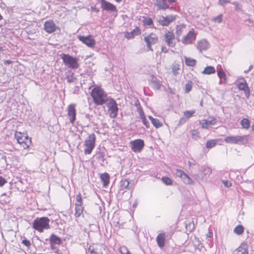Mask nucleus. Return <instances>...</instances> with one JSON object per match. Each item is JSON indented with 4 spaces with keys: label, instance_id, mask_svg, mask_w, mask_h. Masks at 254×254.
<instances>
[{
    "label": "nucleus",
    "instance_id": "7ed1b4c3",
    "mask_svg": "<svg viewBox=\"0 0 254 254\" xmlns=\"http://www.w3.org/2000/svg\"><path fill=\"white\" fill-rule=\"evenodd\" d=\"M249 135L228 136L224 140L226 143L236 144H246L248 142Z\"/></svg>",
    "mask_w": 254,
    "mask_h": 254
},
{
    "label": "nucleus",
    "instance_id": "4be33fe9",
    "mask_svg": "<svg viewBox=\"0 0 254 254\" xmlns=\"http://www.w3.org/2000/svg\"><path fill=\"white\" fill-rule=\"evenodd\" d=\"M60 57L63 59L64 64H76L77 60L76 58H74L69 55L62 54Z\"/></svg>",
    "mask_w": 254,
    "mask_h": 254
},
{
    "label": "nucleus",
    "instance_id": "20e7f679",
    "mask_svg": "<svg viewBox=\"0 0 254 254\" xmlns=\"http://www.w3.org/2000/svg\"><path fill=\"white\" fill-rule=\"evenodd\" d=\"M15 138L23 149H27L31 143V139L24 133L16 131Z\"/></svg>",
    "mask_w": 254,
    "mask_h": 254
},
{
    "label": "nucleus",
    "instance_id": "f03ea898",
    "mask_svg": "<svg viewBox=\"0 0 254 254\" xmlns=\"http://www.w3.org/2000/svg\"><path fill=\"white\" fill-rule=\"evenodd\" d=\"M49 222L50 219L48 217L37 218L33 222V228L39 232H42L44 230L50 228Z\"/></svg>",
    "mask_w": 254,
    "mask_h": 254
},
{
    "label": "nucleus",
    "instance_id": "7c9ffc66",
    "mask_svg": "<svg viewBox=\"0 0 254 254\" xmlns=\"http://www.w3.org/2000/svg\"><path fill=\"white\" fill-rule=\"evenodd\" d=\"M237 254H249L246 245H242L237 249Z\"/></svg>",
    "mask_w": 254,
    "mask_h": 254
},
{
    "label": "nucleus",
    "instance_id": "6e6552de",
    "mask_svg": "<svg viewBox=\"0 0 254 254\" xmlns=\"http://www.w3.org/2000/svg\"><path fill=\"white\" fill-rule=\"evenodd\" d=\"M176 0H156L155 5L158 9L166 10V9H173V6L171 4L175 2Z\"/></svg>",
    "mask_w": 254,
    "mask_h": 254
},
{
    "label": "nucleus",
    "instance_id": "052dcab7",
    "mask_svg": "<svg viewBox=\"0 0 254 254\" xmlns=\"http://www.w3.org/2000/svg\"><path fill=\"white\" fill-rule=\"evenodd\" d=\"M91 9L92 11H95L96 13H98L99 11V10L95 6H91Z\"/></svg>",
    "mask_w": 254,
    "mask_h": 254
},
{
    "label": "nucleus",
    "instance_id": "c756f323",
    "mask_svg": "<svg viewBox=\"0 0 254 254\" xmlns=\"http://www.w3.org/2000/svg\"><path fill=\"white\" fill-rule=\"evenodd\" d=\"M149 119L151 121V123L156 128H158L162 126L163 124L160 122L158 119L153 118L152 116H149L148 117Z\"/></svg>",
    "mask_w": 254,
    "mask_h": 254
},
{
    "label": "nucleus",
    "instance_id": "a211bd4d",
    "mask_svg": "<svg viewBox=\"0 0 254 254\" xmlns=\"http://www.w3.org/2000/svg\"><path fill=\"white\" fill-rule=\"evenodd\" d=\"M216 119L213 117H209L208 120H202L199 122L201 127L204 129H208L210 126L216 124Z\"/></svg>",
    "mask_w": 254,
    "mask_h": 254
},
{
    "label": "nucleus",
    "instance_id": "2f4dec72",
    "mask_svg": "<svg viewBox=\"0 0 254 254\" xmlns=\"http://www.w3.org/2000/svg\"><path fill=\"white\" fill-rule=\"evenodd\" d=\"M217 139H212L208 140L206 143V147L209 149L212 148L217 144Z\"/></svg>",
    "mask_w": 254,
    "mask_h": 254
},
{
    "label": "nucleus",
    "instance_id": "0eeeda50",
    "mask_svg": "<svg viewBox=\"0 0 254 254\" xmlns=\"http://www.w3.org/2000/svg\"><path fill=\"white\" fill-rule=\"evenodd\" d=\"M174 174L176 177L180 178L185 184L188 185L194 184V181L183 170L177 169L174 171Z\"/></svg>",
    "mask_w": 254,
    "mask_h": 254
},
{
    "label": "nucleus",
    "instance_id": "72a5a7b5",
    "mask_svg": "<svg viewBox=\"0 0 254 254\" xmlns=\"http://www.w3.org/2000/svg\"><path fill=\"white\" fill-rule=\"evenodd\" d=\"M215 71V70L213 67L211 66H208L204 68L202 73L206 74H210L214 73Z\"/></svg>",
    "mask_w": 254,
    "mask_h": 254
},
{
    "label": "nucleus",
    "instance_id": "3c124183",
    "mask_svg": "<svg viewBox=\"0 0 254 254\" xmlns=\"http://www.w3.org/2000/svg\"><path fill=\"white\" fill-rule=\"evenodd\" d=\"M231 0H219V3L221 5H224L226 3H229Z\"/></svg>",
    "mask_w": 254,
    "mask_h": 254
},
{
    "label": "nucleus",
    "instance_id": "412c9836",
    "mask_svg": "<svg viewBox=\"0 0 254 254\" xmlns=\"http://www.w3.org/2000/svg\"><path fill=\"white\" fill-rule=\"evenodd\" d=\"M195 113V110L185 111L183 113L184 117L180 119L179 124H183L186 123L188 120L191 118Z\"/></svg>",
    "mask_w": 254,
    "mask_h": 254
},
{
    "label": "nucleus",
    "instance_id": "bf43d9fd",
    "mask_svg": "<svg viewBox=\"0 0 254 254\" xmlns=\"http://www.w3.org/2000/svg\"><path fill=\"white\" fill-rule=\"evenodd\" d=\"M206 236L207 238H212L213 236V233L211 231H209L207 234L206 235Z\"/></svg>",
    "mask_w": 254,
    "mask_h": 254
},
{
    "label": "nucleus",
    "instance_id": "5fc2aeb1",
    "mask_svg": "<svg viewBox=\"0 0 254 254\" xmlns=\"http://www.w3.org/2000/svg\"><path fill=\"white\" fill-rule=\"evenodd\" d=\"M177 65H178V64H175L173 66V67L172 68V72L175 75H176L178 73L177 70L179 69V68L178 67H177Z\"/></svg>",
    "mask_w": 254,
    "mask_h": 254
},
{
    "label": "nucleus",
    "instance_id": "9b49d317",
    "mask_svg": "<svg viewBox=\"0 0 254 254\" xmlns=\"http://www.w3.org/2000/svg\"><path fill=\"white\" fill-rule=\"evenodd\" d=\"M238 88L245 92V96L249 98L250 96V90L247 83L244 78L241 77L236 81Z\"/></svg>",
    "mask_w": 254,
    "mask_h": 254
},
{
    "label": "nucleus",
    "instance_id": "09e8293b",
    "mask_svg": "<svg viewBox=\"0 0 254 254\" xmlns=\"http://www.w3.org/2000/svg\"><path fill=\"white\" fill-rule=\"evenodd\" d=\"M138 112L139 113L140 119H143V118H145L144 112L142 109H138Z\"/></svg>",
    "mask_w": 254,
    "mask_h": 254
},
{
    "label": "nucleus",
    "instance_id": "6e6d98bb",
    "mask_svg": "<svg viewBox=\"0 0 254 254\" xmlns=\"http://www.w3.org/2000/svg\"><path fill=\"white\" fill-rule=\"evenodd\" d=\"M183 28V27H181V26L177 27V30H176V34L178 36H180L182 34V28Z\"/></svg>",
    "mask_w": 254,
    "mask_h": 254
},
{
    "label": "nucleus",
    "instance_id": "774afa93",
    "mask_svg": "<svg viewBox=\"0 0 254 254\" xmlns=\"http://www.w3.org/2000/svg\"><path fill=\"white\" fill-rule=\"evenodd\" d=\"M74 94H78V92L76 90H75V91L73 92Z\"/></svg>",
    "mask_w": 254,
    "mask_h": 254
},
{
    "label": "nucleus",
    "instance_id": "f8f14e48",
    "mask_svg": "<svg viewBox=\"0 0 254 254\" xmlns=\"http://www.w3.org/2000/svg\"><path fill=\"white\" fill-rule=\"evenodd\" d=\"M196 35L194 30L191 29L186 35L183 37L182 40V43L185 45L192 44L196 39Z\"/></svg>",
    "mask_w": 254,
    "mask_h": 254
},
{
    "label": "nucleus",
    "instance_id": "393cba45",
    "mask_svg": "<svg viewBox=\"0 0 254 254\" xmlns=\"http://www.w3.org/2000/svg\"><path fill=\"white\" fill-rule=\"evenodd\" d=\"M140 33L139 29L136 27L132 31L130 32H127L125 34V36L127 39H131L134 38L136 35H138Z\"/></svg>",
    "mask_w": 254,
    "mask_h": 254
},
{
    "label": "nucleus",
    "instance_id": "f3484780",
    "mask_svg": "<svg viewBox=\"0 0 254 254\" xmlns=\"http://www.w3.org/2000/svg\"><path fill=\"white\" fill-rule=\"evenodd\" d=\"M79 40L89 47H93L95 45V41L93 39L92 36H79Z\"/></svg>",
    "mask_w": 254,
    "mask_h": 254
},
{
    "label": "nucleus",
    "instance_id": "ddd939ff",
    "mask_svg": "<svg viewBox=\"0 0 254 254\" xmlns=\"http://www.w3.org/2000/svg\"><path fill=\"white\" fill-rule=\"evenodd\" d=\"M101 7L103 10L109 12H117V9L115 5L106 1V0H100Z\"/></svg>",
    "mask_w": 254,
    "mask_h": 254
},
{
    "label": "nucleus",
    "instance_id": "39448f33",
    "mask_svg": "<svg viewBox=\"0 0 254 254\" xmlns=\"http://www.w3.org/2000/svg\"><path fill=\"white\" fill-rule=\"evenodd\" d=\"M96 136L94 133L90 134L85 139L84 143V152L85 154H90L95 147Z\"/></svg>",
    "mask_w": 254,
    "mask_h": 254
},
{
    "label": "nucleus",
    "instance_id": "49530a36",
    "mask_svg": "<svg viewBox=\"0 0 254 254\" xmlns=\"http://www.w3.org/2000/svg\"><path fill=\"white\" fill-rule=\"evenodd\" d=\"M185 59L186 64H190V63H195L196 62V60L190 58H187V57H185Z\"/></svg>",
    "mask_w": 254,
    "mask_h": 254
},
{
    "label": "nucleus",
    "instance_id": "13d9d810",
    "mask_svg": "<svg viewBox=\"0 0 254 254\" xmlns=\"http://www.w3.org/2000/svg\"><path fill=\"white\" fill-rule=\"evenodd\" d=\"M67 65H68V67L70 68H77V67H78V64H67Z\"/></svg>",
    "mask_w": 254,
    "mask_h": 254
},
{
    "label": "nucleus",
    "instance_id": "aec40b11",
    "mask_svg": "<svg viewBox=\"0 0 254 254\" xmlns=\"http://www.w3.org/2000/svg\"><path fill=\"white\" fill-rule=\"evenodd\" d=\"M197 49L200 52L206 51L210 47L209 42L205 39H202L197 41L196 45Z\"/></svg>",
    "mask_w": 254,
    "mask_h": 254
},
{
    "label": "nucleus",
    "instance_id": "4468645a",
    "mask_svg": "<svg viewBox=\"0 0 254 254\" xmlns=\"http://www.w3.org/2000/svg\"><path fill=\"white\" fill-rule=\"evenodd\" d=\"M67 111L69 121L71 124H73L76 119L75 105L73 104L69 105L67 108Z\"/></svg>",
    "mask_w": 254,
    "mask_h": 254
},
{
    "label": "nucleus",
    "instance_id": "0e129e2a",
    "mask_svg": "<svg viewBox=\"0 0 254 254\" xmlns=\"http://www.w3.org/2000/svg\"><path fill=\"white\" fill-rule=\"evenodd\" d=\"M252 68V65H251L250 66V67H249V68L248 70H245V71H244V72H245V73H247V72H248L249 70H250Z\"/></svg>",
    "mask_w": 254,
    "mask_h": 254
},
{
    "label": "nucleus",
    "instance_id": "69168bd1",
    "mask_svg": "<svg viewBox=\"0 0 254 254\" xmlns=\"http://www.w3.org/2000/svg\"><path fill=\"white\" fill-rule=\"evenodd\" d=\"M55 253L58 254H61V253L60 252V251L59 250L56 251L55 252Z\"/></svg>",
    "mask_w": 254,
    "mask_h": 254
},
{
    "label": "nucleus",
    "instance_id": "6ab92c4d",
    "mask_svg": "<svg viewBox=\"0 0 254 254\" xmlns=\"http://www.w3.org/2000/svg\"><path fill=\"white\" fill-rule=\"evenodd\" d=\"M165 40L167 44L169 47H174L175 43H174V40L175 39V35L173 31H168L165 35Z\"/></svg>",
    "mask_w": 254,
    "mask_h": 254
},
{
    "label": "nucleus",
    "instance_id": "a18cd8bd",
    "mask_svg": "<svg viewBox=\"0 0 254 254\" xmlns=\"http://www.w3.org/2000/svg\"><path fill=\"white\" fill-rule=\"evenodd\" d=\"M192 88L191 83L190 82H188L185 85V89L187 93L189 92Z\"/></svg>",
    "mask_w": 254,
    "mask_h": 254
},
{
    "label": "nucleus",
    "instance_id": "c85d7f7f",
    "mask_svg": "<svg viewBox=\"0 0 254 254\" xmlns=\"http://www.w3.org/2000/svg\"><path fill=\"white\" fill-rule=\"evenodd\" d=\"M100 178L102 181L103 182V186L104 187L107 186L109 183L110 176L107 173H103L100 175Z\"/></svg>",
    "mask_w": 254,
    "mask_h": 254
},
{
    "label": "nucleus",
    "instance_id": "1a4fd4ad",
    "mask_svg": "<svg viewBox=\"0 0 254 254\" xmlns=\"http://www.w3.org/2000/svg\"><path fill=\"white\" fill-rule=\"evenodd\" d=\"M144 40L146 44L148 50L152 51L151 46L157 42L158 38L156 34L151 33L148 35L144 37Z\"/></svg>",
    "mask_w": 254,
    "mask_h": 254
},
{
    "label": "nucleus",
    "instance_id": "e433bc0d",
    "mask_svg": "<svg viewBox=\"0 0 254 254\" xmlns=\"http://www.w3.org/2000/svg\"><path fill=\"white\" fill-rule=\"evenodd\" d=\"M217 75L219 78L223 79L224 82L227 81V78L225 73L223 70H220L217 72Z\"/></svg>",
    "mask_w": 254,
    "mask_h": 254
},
{
    "label": "nucleus",
    "instance_id": "4c0bfd02",
    "mask_svg": "<svg viewBox=\"0 0 254 254\" xmlns=\"http://www.w3.org/2000/svg\"><path fill=\"white\" fill-rule=\"evenodd\" d=\"M190 132L192 137L194 139L197 140V139H198L199 138V132L197 130L192 129V130H190Z\"/></svg>",
    "mask_w": 254,
    "mask_h": 254
},
{
    "label": "nucleus",
    "instance_id": "423d86ee",
    "mask_svg": "<svg viewBox=\"0 0 254 254\" xmlns=\"http://www.w3.org/2000/svg\"><path fill=\"white\" fill-rule=\"evenodd\" d=\"M107 106L108 109L109 116L111 118H115L118 115L119 110L116 101L112 98L109 99L107 102Z\"/></svg>",
    "mask_w": 254,
    "mask_h": 254
},
{
    "label": "nucleus",
    "instance_id": "2eb2a0df",
    "mask_svg": "<svg viewBox=\"0 0 254 254\" xmlns=\"http://www.w3.org/2000/svg\"><path fill=\"white\" fill-rule=\"evenodd\" d=\"M177 15H169L166 16H161L159 20V23L163 26H168L170 23L175 21Z\"/></svg>",
    "mask_w": 254,
    "mask_h": 254
},
{
    "label": "nucleus",
    "instance_id": "9d476101",
    "mask_svg": "<svg viewBox=\"0 0 254 254\" xmlns=\"http://www.w3.org/2000/svg\"><path fill=\"white\" fill-rule=\"evenodd\" d=\"M130 146L132 150L135 153L140 152L144 146V142L142 139H137L130 142Z\"/></svg>",
    "mask_w": 254,
    "mask_h": 254
},
{
    "label": "nucleus",
    "instance_id": "79ce46f5",
    "mask_svg": "<svg viewBox=\"0 0 254 254\" xmlns=\"http://www.w3.org/2000/svg\"><path fill=\"white\" fill-rule=\"evenodd\" d=\"M129 184V182L127 180H124L121 181V186L125 189L127 188Z\"/></svg>",
    "mask_w": 254,
    "mask_h": 254
},
{
    "label": "nucleus",
    "instance_id": "ea45409f",
    "mask_svg": "<svg viewBox=\"0 0 254 254\" xmlns=\"http://www.w3.org/2000/svg\"><path fill=\"white\" fill-rule=\"evenodd\" d=\"M161 180L163 183L166 184V185H171L172 183L171 179L168 177H162Z\"/></svg>",
    "mask_w": 254,
    "mask_h": 254
},
{
    "label": "nucleus",
    "instance_id": "8fccbe9b",
    "mask_svg": "<svg viewBox=\"0 0 254 254\" xmlns=\"http://www.w3.org/2000/svg\"><path fill=\"white\" fill-rule=\"evenodd\" d=\"M88 253L90 254H96V253L94 251V248L93 246H89L88 249Z\"/></svg>",
    "mask_w": 254,
    "mask_h": 254
},
{
    "label": "nucleus",
    "instance_id": "338daca9",
    "mask_svg": "<svg viewBox=\"0 0 254 254\" xmlns=\"http://www.w3.org/2000/svg\"><path fill=\"white\" fill-rule=\"evenodd\" d=\"M5 64H11V62L9 61H6L5 62Z\"/></svg>",
    "mask_w": 254,
    "mask_h": 254
},
{
    "label": "nucleus",
    "instance_id": "4d7b16f0",
    "mask_svg": "<svg viewBox=\"0 0 254 254\" xmlns=\"http://www.w3.org/2000/svg\"><path fill=\"white\" fill-rule=\"evenodd\" d=\"M22 244L27 247H29L31 245L30 241L27 240H23Z\"/></svg>",
    "mask_w": 254,
    "mask_h": 254
},
{
    "label": "nucleus",
    "instance_id": "e2e57ef3",
    "mask_svg": "<svg viewBox=\"0 0 254 254\" xmlns=\"http://www.w3.org/2000/svg\"><path fill=\"white\" fill-rule=\"evenodd\" d=\"M226 82H224V80L223 79H221V78H220V81L219 82V84H221L223 83H225Z\"/></svg>",
    "mask_w": 254,
    "mask_h": 254
},
{
    "label": "nucleus",
    "instance_id": "58836bf2",
    "mask_svg": "<svg viewBox=\"0 0 254 254\" xmlns=\"http://www.w3.org/2000/svg\"><path fill=\"white\" fill-rule=\"evenodd\" d=\"M143 24L145 26H150L153 24L152 19L150 17H146L143 20Z\"/></svg>",
    "mask_w": 254,
    "mask_h": 254
},
{
    "label": "nucleus",
    "instance_id": "f257e3e1",
    "mask_svg": "<svg viewBox=\"0 0 254 254\" xmlns=\"http://www.w3.org/2000/svg\"><path fill=\"white\" fill-rule=\"evenodd\" d=\"M91 95L94 102L97 105H102L109 100L106 94L100 87L94 88L92 90Z\"/></svg>",
    "mask_w": 254,
    "mask_h": 254
},
{
    "label": "nucleus",
    "instance_id": "f704fd0d",
    "mask_svg": "<svg viewBox=\"0 0 254 254\" xmlns=\"http://www.w3.org/2000/svg\"><path fill=\"white\" fill-rule=\"evenodd\" d=\"M234 232L237 235H241L244 232L243 226L241 225H238L234 228Z\"/></svg>",
    "mask_w": 254,
    "mask_h": 254
},
{
    "label": "nucleus",
    "instance_id": "a19ab883",
    "mask_svg": "<svg viewBox=\"0 0 254 254\" xmlns=\"http://www.w3.org/2000/svg\"><path fill=\"white\" fill-rule=\"evenodd\" d=\"M212 20L218 23H221L222 21V14H220L217 16L213 17Z\"/></svg>",
    "mask_w": 254,
    "mask_h": 254
},
{
    "label": "nucleus",
    "instance_id": "c9c22d12",
    "mask_svg": "<svg viewBox=\"0 0 254 254\" xmlns=\"http://www.w3.org/2000/svg\"><path fill=\"white\" fill-rule=\"evenodd\" d=\"M202 172L204 177H206L209 176L211 173V169L208 167H203L202 169Z\"/></svg>",
    "mask_w": 254,
    "mask_h": 254
},
{
    "label": "nucleus",
    "instance_id": "de8ad7c7",
    "mask_svg": "<svg viewBox=\"0 0 254 254\" xmlns=\"http://www.w3.org/2000/svg\"><path fill=\"white\" fill-rule=\"evenodd\" d=\"M222 182L226 187L229 188L232 186L231 183L229 181L222 180Z\"/></svg>",
    "mask_w": 254,
    "mask_h": 254
},
{
    "label": "nucleus",
    "instance_id": "37998d69",
    "mask_svg": "<svg viewBox=\"0 0 254 254\" xmlns=\"http://www.w3.org/2000/svg\"><path fill=\"white\" fill-rule=\"evenodd\" d=\"M75 204H83L82 197L80 193H78L76 196V202Z\"/></svg>",
    "mask_w": 254,
    "mask_h": 254
},
{
    "label": "nucleus",
    "instance_id": "b1692460",
    "mask_svg": "<svg viewBox=\"0 0 254 254\" xmlns=\"http://www.w3.org/2000/svg\"><path fill=\"white\" fill-rule=\"evenodd\" d=\"M51 247L52 250L55 249V245H59L61 243V239L55 235H52L50 237Z\"/></svg>",
    "mask_w": 254,
    "mask_h": 254
},
{
    "label": "nucleus",
    "instance_id": "bb28decb",
    "mask_svg": "<svg viewBox=\"0 0 254 254\" xmlns=\"http://www.w3.org/2000/svg\"><path fill=\"white\" fill-rule=\"evenodd\" d=\"M66 79L68 83L76 84L77 80L73 76V73L70 71L66 72Z\"/></svg>",
    "mask_w": 254,
    "mask_h": 254
},
{
    "label": "nucleus",
    "instance_id": "680f3d73",
    "mask_svg": "<svg viewBox=\"0 0 254 254\" xmlns=\"http://www.w3.org/2000/svg\"><path fill=\"white\" fill-rule=\"evenodd\" d=\"M161 51L162 52L166 53L168 52V49L166 47L163 46L161 48Z\"/></svg>",
    "mask_w": 254,
    "mask_h": 254
},
{
    "label": "nucleus",
    "instance_id": "dca6fc26",
    "mask_svg": "<svg viewBox=\"0 0 254 254\" xmlns=\"http://www.w3.org/2000/svg\"><path fill=\"white\" fill-rule=\"evenodd\" d=\"M44 29L48 33H52L57 30V26L53 20H49L45 22Z\"/></svg>",
    "mask_w": 254,
    "mask_h": 254
},
{
    "label": "nucleus",
    "instance_id": "c03bdc74",
    "mask_svg": "<svg viewBox=\"0 0 254 254\" xmlns=\"http://www.w3.org/2000/svg\"><path fill=\"white\" fill-rule=\"evenodd\" d=\"M233 4L235 5V8L237 11H241L242 10V5H240L238 2L234 1Z\"/></svg>",
    "mask_w": 254,
    "mask_h": 254
},
{
    "label": "nucleus",
    "instance_id": "473e14b6",
    "mask_svg": "<svg viewBox=\"0 0 254 254\" xmlns=\"http://www.w3.org/2000/svg\"><path fill=\"white\" fill-rule=\"evenodd\" d=\"M241 125L243 128L248 129L250 127V122L247 119H243L241 122Z\"/></svg>",
    "mask_w": 254,
    "mask_h": 254
},
{
    "label": "nucleus",
    "instance_id": "5701e85b",
    "mask_svg": "<svg viewBox=\"0 0 254 254\" xmlns=\"http://www.w3.org/2000/svg\"><path fill=\"white\" fill-rule=\"evenodd\" d=\"M165 233H160L156 237V242L160 248H162L165 245Z\"/></svg>",
    "mask_w": 254,
    "mask_h": 254
},
{
    "label": "nucleus",
    "instance_id": "cd10ccee",
    "mask_svg": "<svg viewBox=\"0 0 254 254\" xmlns=\"http://www.w3.org/2000/svg\"><path fill=\"white\" fill-rule=\"evenodd\" d=\"M150 83L153 87L156 89H159L161 86L160 81L154 76H152L150 79Z\"/></svg>",
    "mask_w": 254,
    "mask_h": 254
},
{
    "label": "nucleus",
    "instance_id": "864d4df0",
    "mask_svg": "<svg viewBox=\"0 0 254 254\" xmlns=\"http://www.w3.org/2000/svg\"><path fill=\"white\" fill-rule=\"evenodd\" d=\"M143 124L146 126L147 128L149 127V124L148 122L147 121L146 118H143V119H141Z\"/></svg>",
    "mask_w": 254,
    "mask_h": 254
},
{
    "label": "nucleus",
    "instance_id": "a878e982",
    "mask_svg": "<svg viewBox=\"0 0 254 254\" xmlns=\"http://www.w3.org/2000/svg\"><path fill=\"white\" fill-rule=\"evenodd\" d=\"M84 207L82 204H75V216L79 217L82 214Z\"/></svg>",
    "mask_w": 254,
    "mask_h": 254
},
{
    "label": "nucleus",
    "instance_id": "603ef678",
    "mask_svg": "<svg viewBox=\"0 0 254 254\" xmlns=\"http://www.w3.org/2000/svg\"><path fill=\"white\" fill-rule=\"evenodd\" d=\"M6 183V180L4 178L0 176V187L3 186Z\"/></svg>",
    "mask_w": 254,
    "mask_h": 254
}]
</instances>
